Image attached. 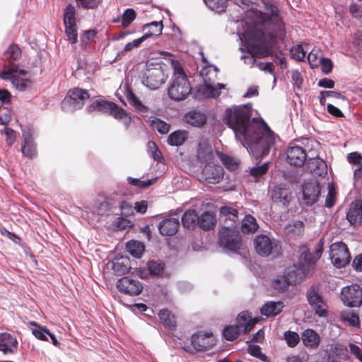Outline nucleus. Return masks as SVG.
<instances>
[{
  "label": "nucleus",
  "instance_id": "nucleus-1",
  "mask_svg": "<svg viewBox=\"0 0 362 362\" xmlns=\"http://www.w3.org/2000/svg\"><path fill=\"white\" fill-rule=\"evenodd\" d=\"M250 112L246 105L228 109L227 123L236 139L255 158L259 159L269 153L274 144V135L262 119L250 120Z\"/></svg>",
  "mask_w": 362,
  "mask_h": 362
},
{
  "label": "nucleus",
  "instance_id": "nucleus-2",
  "mask_svg": "<svg viewBox=\"0 0 362 362\" xmlns=\"http://www.w3.org/2000/svg\"><path fill=\"white\" fill-rule=\"evenodd\" d=\"M172 66L174 74L168 88V95L173 100H182L189 94L192 88L181 64L177 61H173Z\"/></svg>",
  "mask_w": 362,
  "mask_h": 362
},
{
  "label": "nucleus",
  "instance_id": "nucleus-3",
  "mask_svg": "<svg viewBox=\"0 0 362 362\" xmlns=\"http://www.w3.org/2000/svg\"><path fill=\"white\" fill-rule=\"evenodd\" d=\"M201 76L204 80V84L201 85L198 89L199 92L204 98H216L220 95L221 90L224 88L223 83H214L213 79L216 77L217 70L214 67L204 68L201 72Z\"/></svg>",
  "mask_w": 362,
  "mask_h": 362
},
{
  "label": "nucleus",
  "instance_id": "nucleus-4",
  "mask_svg": "<svg viewBox=\"0 0 362 362\" xmlns=\"http://www.w3.org/2000/svg\"><path fill=\"white\" fill-rule=\"evenodd\" d=\"M257 322L258 319L253 318L248 312H242L237 317L235 326H228L223 329V336L226 339L233 341L239 335L240 327H244V332L247 333Z\"/></svg>",
  "mask_w": 362,
  "mask_h": 362
},
{
  "label": "nucleus",
  "instance_id": "nucleus-5",
  "mask_svg": "<svg viewBox=\"0 0 362 362\" xmlns=\"http://www.w3.org/2000/svg\"><path fill=\"white\" fill-rule=\"evenodd\" d=\"M167 78V71L160 64L148 65L142 83L151 90H156L165 83Z\"/></svg>",
  "mask_w": 362,
  "mask_h": 362
},
{
  "label": "nucleus",
  "instance_id": "nucleus-6",
  "mask_svg": "<svg viewBox=\"0 0 362 362\" xmlns=\"http://www.w3.org/2000/svg\"><path fill=\"white\" fill-rule=\"evenodd\" d=\"M324 240L321 239L317 244L315 254H311L307 247L303 246L300 249V269L303 274L309 272L310 269L320 258L323 251Z\"/></svg>",
  "mask_w": 362,
  "mask_h": 362
},
{
  "label": "nucleus",
  "instance_id": "nucleus-7",
  "mask_svg": "<svg viewBox=\"0 0 362 362\" xmlns=\"http://www.w3.org/2000/svg\"><path fill=\"white\" fill-rule=\"evenodd\" d=\"M329 257L332 264L337 268L347 265L351 260V255L346 244L334 243L329 247Z\"/></svg>",
  "mask_w": 362,
  "mask_h": 362
},
{
  "label": "nucleus",
  "instance_id": "nucleus-8",
  "mask_svg": "<svg viewBox=\"0 0 362 362\" xmlns=\"http://www.w3.org/2000/svg\"><path fill=\"white\" fill-rule=\"evenodd\" d=\"M27 72L23 69H18L12 65L8 71L0 74V77L4 80H11L13 86L19 90H25L30 86V81L26 78H21V75L25 76Z\"/></svg>",
  "mask_w": 362,
  "mask_h": 362
},
{
  "label": "nucleus",
  "instance_id": "nucleus-9",
  "mask_svg": "<svg viewBox=\"0 0 362 362\" xmlns=\"http://www.w3.org/2000/svg\"><path fill=\"white\" fill-rule=\"evenodd\" d=\"M341 300L349 307H358L362 304V289L358 284H352L341 290Z\"/></svg>",
  "mask_w": 362,
  "mask_h": 362
},
{
  "label": "nucleus",
  "instance_id": "nucleus-10",
  "mask_svg": "<svg viewBox=\"0 0 362 362\" xmlns=\"http://www.w3.org/2000/svg\"><path fill=\"white\" fill-rule=\"evenodd\" d=\"M307 299L317 315L320 317H327L328 316L327 305L315 289L311 288L308 291Z\"/></svg>",
  "mask_w": 362,
  "mask_h": 362
},
{
  "label": "nucleus",
  "instance_id": "nucleus-11",
  "mask_svg": "<svg viewBox=\"0 0 362 362\" xmlns=\"http://www.w3.org/2000/svg\"><path fill=\"white\" fill-rule=\"evenodd\" d=\"M320 188L315 180L305 182L302 185V201L307 206L314 204L319 199Z\"/></svg>",
  "mask_w": 362,
  "mask_h": 362
},
{
  "label": "nucleus",
  "instance_id": "nucleus-12",
  "mask_svg": "<svg viewBox=\"0 0 362 362\" xmlns=\"http://www.w3.org/2000/svg\"><path fill=\"white\" fill-rule=\"evenodd\" d=\"M89 97L90 95L86 90L75 88L68 92L63 104L64 105L68 104L73 110H77L83 105L84 101Z\"/></svg>",
  "mask_w": 362,
  "mask_h": 362
},
{
  "label": "nucleus",
  "instance_id": "nucleus-13",
  "mask_svg": "<svg viewBox=\"0 0 362 362\" xmlns=\"http://www.w3.org/2000/svg\"><path fill=\"white\" fill-rule=\"evenodd\" d=\"M117 288L125 294L137 296L142 291L143 286L138 280L124 276L117 281Z\"/></svg>",
  "mask_w": 362,
  "mask_h": 362
},
{
  "label": "nucleus",
  "instance_id": "nucleus-14",
  "mask_svg": "<svg viewBox=\"0 0 362 362\" xmlns=\"http://www.w3.org/2000/svg\"><path fill=\"white\" fill-rule=\"evenodd\" d=\"M216 153L213 148V145L209 140L202 139L199 143L197 150V158L204 163L209 164L213 163L214 160L217 157Z\"/></svg>",
  "mask_w": 362,
  "mask_h": 362
},
{
  "label": "nucleus",
  "instance_id": "nucleus-15",
  "mask_svg": "<svg viewBox=\"0 0 362 362\" xmlns=\"http://www.w3.org/2000/svg\"><path fill=\"white\" fill-rule=\"evenodd\" d=\"M306 158L305 151L301 146L295 145L287 148L286 159L291 165L301 166L305 163Z\"/></svg>",
  "mask_w": 362,
  "mask_h": 362
},
{
  "label": "nucleus",
  "instance_id": "nucleus-16",
  "mask_svg": "<svg viewBox=\"0 0 362 362\" xmlns=\"http://www.w3.org/2000/svg\"><path fill=\"white\" fill-rule=\"evenodd\" d=\"M254 242L257 252L262 256H269L274 247H276V242L265 235H257Z\"/></svg>",
  "mask_w": 362,
  "mask_h": 362
},
{
  "label": "nucleus",
  "instance_id": "nucleus-17",
  "mask_svg": "<svg viewBox=\"0 0 362 362\" xmlns=\"http://www.w3.org/2000/svg\"><path fill=\"white\" fill-rule=\"evenodd\" d=\"M219 243L221 246L230 250L239 247V241L233 230L229 228H223L219 232Z\"/></svg>",
  "mask_w": 362,
  "mask_h": 362
},
{
  "label": "nucleus",
  "instance_id": "nucleus-18",
  "mask_svg": "<svg viewBox=\"0 0 362 362\" xmlns=\"http://www.w3.org/2000/svg\"><path fill=\"white\" fill-rule=\"evenodd\" d=\"M192 344L198 351L206 349L213 346L214 339L209 332H199L192 337Z\"/></svg>",
  "mask_w": 362,
  "mask_h": 362
},
{
  "label": "nucleus",
  "instance_id": "nucleus-19",
  "mask_svg": "<svg viewBox=\"0 0 362 362\" xmlns=\"http://www.w3.org/2000/svg\"><path fill=\"white\" fill-rule=\"evenodd\" d=\"M211 164L212 163H209L205 165L203 169V174L205 177V180L209 183H218L223 178V168L220 165Z\"/></svg>",
  "mask_w": 362,
  "mask_h": 362
},
{
  "label": "nucleus",
  "instance_id": "nucleus-20",
  "mask_svg": "<svg viewBox=\"0 0 362 362\" xmlns=\"http://www.w3.org/2000/svg\"><path fill=\"white\" fill-rule=\"evenodd\" d=\"M23 144L21 146V152L23 156L33 158L37 155L36 145L34 139L30 131H23Z\"/></svg>",
  "mask_w": 362,
  "mask_h": 362
},
{
  "label": "nucleus",
  "instance_id": "nucleus-21",
  "mask_svg": "<svg viewBox=\"0 0 362 362\" xmlns=\"http://www.w3.org/2000/svg\"><path fill=\"white\" fill-rule=\"evenodd\" d=\"M18 346L16 339L11 334L0 333V351L4 354L16 352Z\"/></svg>",
  "mask_w": 362,
  "mask_h": 362
},
{
  "label": "nucleus",
  "instance_id": "nucleus-22",
  "mask_svg": "<svg viewBox=\"0 0 362 362\" xmlns=\"http://www.w3.org/2000/svg\"><path fill=\"white\" fill-rule=\"evenodd\" d=\"M266 13H262L260 11L255 12V16L257 17L256 23H266L268 21L272 22L277 21L278 18V8L272 5H266Z\"/></svg>",
  "mask_w": 362,
  "mask_h": 362
},
{
  "label": "nucleus",
  "instance_id": "nucleus-23",
  "mask_svg": "<svg viewBox=\"0 0 362 362\" xmlns=\"http://www.w3.org/2000/svg\"><path fill=\"white\" fill-rule=\"evenodd\" d=\"M180 226L179 220L176 218H168L164 219L159 224V231L163 235H173L178 230Z\"/></svg>",
  "mask_w": 362,
  "mask_h": 362
},
{
  "label": "nucleus",
  "instance_id": "nucleus-24",
  "mask_svg": "<svg viewBox=\"0 0 362 362\" xmlns=\"http://www.w3.org/2000/svg\"><path fill=\"white\" fill-rule=\"evenodd\" d=\"M301 338L303 344L309 349L317 348L320 341L319 334L312 329L304 330Z\"/></svg>",
  "mask_w": 362,
  "mask_h": 362
},
{
  "label": "nucleus",
  "instance_id": "nucleus-25",
  "mask_svg": "<svg viewBox=\"0 0 362 362\" xmlns=\"http://www.w3.org/2000/svg\"><path fill=\"white\" fill-rule=\"evenodd\" d=\"M110 264L112 270L117 275L126 274L130 267L129 258L123 256H117Z\"/></svg>",
  "mask_w": 362,
  "mask_h": 362
},
{
  "label": "nucleus",
  "instance_id": "nucleus-26",
  "mask_svg": "<svg viewBox=\"0 0 362 362\" xmlns=\"http://www.w3.org/2000/svg\"><path fill=\"white\" fill-rule=\"evenodd\" d=\"M284 307V303L281 301H270L262 306L261 313L267 317H275L282 311Z\"/></svg>",
  "mask_w": 362,
  "mask_h": 362
},
{
  "label": "nucleus",
  "instance_id": "nucleus-27",
  "mask_svg": "<svg viewBox=\"0 0 362 362\" xmlns=\"http://www.w3.org/2000/svg\"><path fill=\"white\" fill-rule=\"evenodd\" d=\"M308 168L313 174L317 176H322L327 173V164L320 158L310 159Z\"/></svg>",
  "mask_w": 362,
  "mask_h": 362
},
{
  "label": "nucleus",
  "instance_id": "nucleus-28",
  "mask_svg": "<svg viewBox=\"0 0 362 362\" xmlns=\"http://www.w3.org/2000/svg\"><path fill=\"white\" fill-rule=\"evenodd\" d=\"M272 199L274 202L285 206L291 199L290 192L286 188L276 187L272 192Z\"/></svg>",
  "mask_w": 362,
  "mask_h": 362
},
{
  "label": "nucleus",
  "instance_id": "nucleus-29",
  "mask_svg": "<svg viewBox=\"0 0 362 362\" xmlns=\"http://www.w3.org/2000/svg\"><path fill=\"white\" fill-rule=\"evenodd\" d=\"M346 218L351 224H358L362 221V211L359 201L351 204L346 214Z\"/></svg>",
  "mask_w": 362,
  "mask_h": 362
},
{
  "label": "nucleus",
  "instance_id": "nucleus-30",
  "mask_svg": "<svg viewBox=\"0 0 362 362\" xmlns=\"http://www.w3.org/2000/svg\"><path fill=\"white\" fill-rule=\"evenodd\" d=\"M206 116L204 114L197 112L191 111L185 115V122L194 127H202L206 122Z\"/></svg>",
  "mask_w": 362,
  "mask_h": 362
},
{
  "label": "nucleus",
  "instance_id": "nucleus-31",
  "mask_svg": "<svg viewBox=\"0 0 362 362\" xmlns=\"http://www.w3.org/2000/svg\"><path fill=\"white\" fill-rule=\"evenodd\" d=\"M296 276H293L290 272L286 276H279L272 283L273 288L278 292L284 291L289 284L296 282Z\"/></svg>",
  "mask_w": 362,
  "mask_h": 362
},
{
  "label": "nucleus",
  "instance_id": "nucleus-32",
  "mask_svg": "<svg viewBox=\"0 0 362 362\" xmlns=\"http://www.w3.org/2000/svg\"><path fill=\"white\" fill-rule=\"evenodd\" d=\"M216 223V216L214 214L211 212H204L198 218V225L204 230L213 228Z\"/></svg>",
  "mask_w": 362,
  "mask_h": 362
},
{
  "label": "nucleus",
  "instance_id": "nucleus-33",
  "mask_svg": "<svg viewBox=\"0 0 362 362\" xmlns=\"http://www.w3.org/2000/svg\"><path fill=\"white\" fill-rule=\"evenodd\" d=\"M258 51L255 50V48L250 49L246 54L242 57V59L244 60V63L245 64L249 65L250 66H252L256 62L255 58V54H259L261 57H264L269 54V50L266 48H258Z\"/></svg>",
  "mask_w": 362,
  "mask_h": 362
},
{
  "label": "nucleus",
  "instance_id": "nucleus-34",
  "mask_svg": "<svg viewBox=\"0 0 362 362\" xmlns=\"http://www.w3.org/2000/svg\"><path fill=\"white\" fill-rule=\"evenodd\" d=\"M198 216L193 209H189L185 212L182 216V223L185 228L193 229L198 225Z\"/></svg>",
  "mask_w": 362,
  "mask_h": 362
},
{
  "label": "nucleus",
  "instance_id": "nucleus-35",
  "mask_svg": "<svg viewBox=\"0 0 362 362\" xmlns=\"http://www.w3.org/2000/svg\"><path fill=\"white\" fill-rule=\"evenodd\" d=\"M126 248L130 255L136 258H140L145 250L142 243L134 240L129 241L126 245Z\"/></svg>",
  "mask_w": 362,
  "mask_h": 362
},
{
  "label": "nucleus",
  "instance_id": "nucleus-36",
  "mask_svg": "<svg viewBox=\"0 0 362 362\" xmlns=\"http://www.w3.org/2000/svg\"><path fill=\"white\" fill-rule=\"evenodd\" d=\"M143 30L147 31L144 35H148L147 39L153 37V36H158L161 35L162 30H163V24L162 22H152L148 24H146L143 27Z\"/></svg>",
  "mask_w": 362,
  "mask_h": 362
},
{
  "label": "nucleus",
  "instance_id": "nucleus-37",
  "mask_svg": "<svg viewBox=\"0 0 362 362\" xmlns=\"http://www.w3.org/2000/svg\"><path fill=\"white\" fill-rule=\"evenodd\" d=\"M187 139V132L185 131H175L171 133L168 138V143L171 146H180Z\"/></svg>",
  "mask_w": 362,
  "mask_h": 362
},
{
  "label": "nucleus",
  "instance_id": "nucleus-38",
  "mask_svg": "<svg viewBox=\"0 0 362 362\" xmlns=\"http://www.w3.org/2000/svg\"><path fill=\"white\" fill-rule=\"evenodd\" d=\"M257 228L258 224L253 216L247 215L242 221L241 230L244 233H254Z\"/></svg>",
  "mask_w": 362,
  "mask_h": 362
},
{
  "label": "nucleus",
  "instance_id": "nucleus-39",
  "mask_svg": "<svg viewBox=\"0 0 362 362\" xmlns=\"http://www.w3.org/2000/svg\"><path fill=\"white\" fill-rule=\"evenodd\" d=\"M341 322L346 325L358 327L360 325L358 316L350 311H344L340 315Z\"/></svg>",
  "mask_w": 362,
  "mask_h": 362
},
{
  "label": "nucleus",
  "instance_id": "nucleus-40",
  "mask_svg": "<svg viewBox=\"0 0 362 362\" xmlns=\"http://www.w3.org/2000/svg\"><path fill=\"white\" fill-rule=\"evenodd\" d=\"M309 45L303 44V45H298L293 47L291 49V57L298 61H302L305 59L306 53L309 50Z\"/></svg>",
  "mask_w": 362,
  "mask_h": 362
},
{
  "label": "nucleus",
  "instance_id": "nucleus-41",
  "mask_svg": "<svg viewBox=\"0 0 362 362\" xmlns=\"http://www.w3.org/2000/svg\"><path fill=\"white\" fill-rule=\"evenodd\" d=\"M148 122L152 128L156 129L160 134H167L170 130V125L156 117H150Z\"/></svg>",
  "mask_w": 362,
  "mask_h": 362
},
{
  "label": "nucleus",
  "instance_id": "nucleus-42",
  "mask_svg": "<svg viewBox=\"0 0 362 362\" xmlns=\"http://www.w3.org/2000/svg\"><path fill=\"white\" fill-rule=\"evenodd\" d=\"M110 106H113V103L103 100H96L92 102L89 108L90 111L108 112Z\"/></svg>",
  "mask_w": 362,
  "mask_h": 362
},
{
  "label": "nucleus",
  "instance_id": "nucleus-43",
  "mask_svg": "<svg viewBox=\"0 0 362 362\" xmlns=\"http://www.w3.org/2000/svg\"><path fill=\"white\" fill-rule=\"evenodd\" d=\"M159 318L162 323L170 328L175 327V319L174 315L168 310H162L159 313Z\"/></svg>",
  "mask_w": 362,
  "mask_h": 362
},
{
  "label": "nucleus",
  "instance_id": "nucleus-44",
  "mask_svg": "<svg viewBox=\"0 0 362 362\" xmlns=\"http://www.w3.org/2000/svg\"><path fill=\"white\" fill-rule=\"evenodd\" d=\"M217 158H218L222 162L223 165L230 170H233L238 166V161L228 156L224 155L221 153H216Z\"/></svg>",
  "mask_w": 362,
  "mask_h": 362
},
{
  "label": "nucleus",
  "instance_id": "nucleus-45",
  "mask_svg": "<svg viewBox=\"0 0 362 362\" xmlns=\"http://www.w3.org/2000/svg\"><path fill=\"white\" fill-rule=\"evenodd\" d=\"M206 5L212 11L221 13L226 8L227 0H204Z\"/></svg>",
  "mask_w": 362,
  "mask_h": 362
},
{
  "label": "nucleus",
  "instance_id": "nucleus-46",
  "mask_svg": "<svg viewBox=\"0 0 362 362\" xmlns=\"http://www.w3.org/2000/svg\"><path fill=\"white\" fill-rule=\"evenodd\" d=\"M136 16V12L132 8L126 9L121 16V23L124 28H128L131 23L135 20Z\"/></svg>",
  "mask_w": 362,
  "mask_h": 362
},
{
  "label": "nucleus",
  "instance_id": "nucleus-47",
  "mask_svg": "<svg viewBox=\"0 0 362 362\" xmlns=\"http://www.w3.org/2000/svg\"><path fill=\"white\" fill-rule=\"evenodd\" d=\"M321 58V50L317 47H314L308 55V60L312 68L318 66Z\"/></svg>",
  "mask_w": 362,
  "mask_h": 362
},
{
  "label": "nucleus",
  "instance_id": "nucleus-48",
  "mask_svg": "<svg viewBox=\"0 0 362 362\" xmlns=\"http://www.w3.org/2000/svg\"><path fill=\"white\" fill-rule=\"evenodd\" d=\"M64 25H76L75 21V9L71 5H68L64 13Z\"/></svg>",
  "mask_w": 362,
  "mask_h": 362
},
{
  "label": "nucleus",
  "instance_id": "nucleus-49",
  "mask_svg": "<svg viewBox=\"0 0 362 362\" xmlns=\"http://www.w3.org/2000/svg\"><path fill=\"white\" fill-rule=\"evenodd\" d=\"M284 339L286 341V344L290 347L296 346L300 340L299 335L293 331H286L284 334Z\"/></svg>",
  "mask_w": 362,
  "mask_h": 362
},
{
  "label": "nucleus",
  "instance_id": "nucleus-50",
  "mask_svg": "<svg viewBox=\"0 0 362 362\" xmlns=\"http://www.w3.org/2000/svg\"><path fill=\"white\" fill-rule=\"evenodd\" d=\"M21 49L16 45L9 46L4 53L6 59L13 60H17L21 57Z\"/></svg>",
  "mask_w": 362,
  "mask_h": 362
},
{
  "label": "nucleus",
  "instance_id": "nucleus-51",
  "mask_svg": "<svg viewBox=\"0 0 362 362\" xmlns=\"http://www.w3.org/2000/svg\"><path fill=\"white\" fill-rule=\"evenodd\" d=\"M127 98L128 101L137 110H144L146 107L143 104L141 103V101L139 100V98L129 90L127 91L126 93Z\"/></svg>",
  "mask_w": 362,
  "mask_h": 362
},
{
  "label": "nucleus",
  "instance_id": "nucleus-52",
  "mask_svg": "<svg viewBox=\"0 0 362 362\" xmlns=\"http://www.w3.org/2000/svg\"><path fill=\"white\" fill-rule=\"evenodd\" d=\"M248 352L250 355L259 358L262 361H269L267 356L262 353L260 347L257 345H250L248 346Z\"/></svg>",
  "mask_w": 362,
  "mask_h": 362
},
{
  "label": "nucleus",
  "instance_id": "nucleus-53",
  "mask_svg": "<svg viewBox=\"0 0 362 362\" xmlns=\"http://www.w3.org/2000/svg\"><path fill=\"white\" fill-rule=\"evenodd\" d=\"M148 151L151 154L154 160H161L163 158L160 151L158 148L156 144L153 141L148 143Z\"/></svg>",
  "mask_w": 362,
  "mask_h": 362
},
{
  "label": "nucleus",
  "instance_id": "nucleus-54",
  "mask_svg": "<svg viewBox=\"0 0 362 362\" xmlns=\"http://www.w3.org/2000/svg\"><path fill=\"white\" fill-rule=\"evenodd\" d=\"M65 32L68 40L74 44L77 42V31L76 25H65Z\"/></svg>",
  "mask_w": 362,
  "mask_h": 362
},
{
  "label": "nucleus",
  "instance_id": "nucleus-55",
  "mask_svg": "<svg viewBox=\"0 0 362 362\" xmlns=\"http://www.w3.org/2000/svg\"><path fill=\"white\" fill-rule=\"evenodd\" d=\"M335 203V189L332 185L328 186V193L326 196L325 205L328 208H331Z\"/></svg>",
  "mask_w": 362,
  "mask_h": 362
},
{
  "label": "nucleus",
  "instance_id": "nucleus-56",
  "mask_svg": "<svg viewBox=\"0 0 362 362\" xmlns=\"http://www.w3.org/2000/svg\"><path fill=\"white\" fill-rule=\"evenodd\" d=\"M220 212L222 216L232 220H234V218H237L238 216L237 209L230 206L221 207Z\"/></svg>",
  "mask_w": 362,
  "mask_h": 362
},
{
  "label": "nucleus",
  "instance_id": "nucleus-57",
  "mask_svg": "<svg viewBox=\"0 0 362 362\" xmlns=\"http://www.w3.org/2000/svg\"><path fill=\"white\" fill-rule=\"evenodd\" d=\"M108 113L112 115L116 119H122L126 116V112L124 110L122 107H118L114 103L113 106H110Z\"/></svg>",
  "mask_w": 362,
  "mask_h": 362
},
{
  "label": "nucleus",
  "instance_id": "nucleus-58",
  "mask_svg": "<svg viewBox=\"0 0 362 362\" xmlns=\"http://www.w3.org/2000/svg\"><path fill=\"white\" fill-rule=\"evenodd\" d=\"M95 35L96 32L94 30L84 31L83 34L81 36V46L86 48L88 42L93 40Z\"/></svg>",
  "mask_w": 362,
  "mask_h": 362
},
{
  "label": "nucleus",
  "instance_id": "nucleus-59",
  "mask_svg": "<svg viewBox=\"0 0 362 362\" xmlns=\"http://www.w3.org/2000/svg\"><path fill=\"white\" fill-rule=\"evenodd\" d=\"M115 226L120 230H125L132 226L131 221L124 217H119L115 220Z\"/></svg>",
  "mask_w": 362,
  "mask_h": 362
},
{
  "label": "nucleus",
  "instance_id": "nucleus-60",
  "mask_svg": "<svg viewBox=\"0 0 362 362\" xmlns=\"http://www.w3.org/2000/svg\"><path fill=\"white\" fill-rule=\"evenodd\" d=\"M320 64L322 66V71L325 74H329L333 69V63L329 58H321Z\"/></svg>",
  "mask_w": 362,
  "mask_h": 362
},
{
  "label": "nucleus",
  "instance_id": "nucleus-61",
  "mask_svg": "<svg viewBox=\"0 0 362 362\" xmlns=\"http://www.w3.org/2000/svg\"><path fill=\"white\" fill-rule=\"evenodd\" d=\"M148 35H143L141 37L136 39L130 42H128L124 48L125 52L130 51L134 47H138L143 42L147 40Z\"/></svg>",
  "mask_w": 362,
  "mask_h": 362
},
{
  "label": "nucleus",
  "instance_id": "nucleus-62",
  "mask_svg": "<svg viewBox=\"0 0 362 362\" xmlns=\"http://www.w3.org/2000/svg\"><path fill=\"white\" fill-rule=\"evenodd\" d=\"M268 163H264L263 165L258 166V167H254L251 168L250 173L252 175H253L255 177H258L264 175L268 170Z\"/></svg>",
  "mask_w": 362,
  "mask_h": 362
},
{
  "label": "nucleus",
  "instance_id": "nucleus-63",
  "mask_svg": "<svg viewBox=\"0 0 362 362\" xmlns=\"http://www.w3.org/2000/svg\"><path fill=\"white\" fill-rule=\"evenodd\" d=\"M121 213L123 216H129L134 215V209L129 203L122 202L120 204Z\"/></svg>",
  "mask_w": 362,
  "mask_h": 362
},
{
  "label": "nucleus",
  "instance_id": "nucleus-64",
  "mask_svg": "<svg viewBox=\"0 0 362 362\" xmlns=\"http://www.w3.org/2000/svg\"><path fill=\"white\" fill-rule=\"evenodd\" d=\"M347 160L350 163L362 165V155L358 152L350 153L347 156Z\"/></svg>",
  "mask_w": 362,
  "mask_h": 362
}]
</instances>
